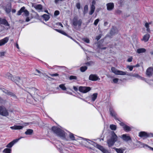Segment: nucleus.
<instances>
[{
	"label": "nucleus",
	"mask_w": 153,
	"mask_h": 153,
	"mask_svg": "<svg viewBox=\"0 0 153 153\" xmlns=\"http://www.w3.org/2000/svg\"><path fill=\"white\" fill-rule=\"evenodd\" d=\"M111 138L107 140V144L109 147L112 146L116 142H119L118 137L114 131L111 133Z\"/></svg>",
	"instance_id": "f257e3e1"
},
{
	"label": "nucleus",
	"mask_w": 153,
	"mask_h": 153,
	"mask_svg": "<svg viewBox=\"0 0 153 153\" xmlns=\"http://www.w3.org/2000/svg\"><path fill=\"white\" fill-rule=\"evenodd\" d=\"M38 92L37 90L34 88H30L28 90V92L31 97L34 98V100L36 101H39L41 99V97L37 94Z\"/></svg>",
	"instance_id": "f03ea898"
},
{
	"label": "nucleus",
	"mask_w": 153,
	"mask_h": 153,
	"mask_svg": "<svg viewBox=\"0 0 153 153\" xmlns=\"http://www.w3.org/2000/svg\"><path fill=\"white\" fill-rule=\"evenodd\" d=\"M86 141L89 143L93 145L100 151L103 153H111L110 151L108 150L106 148L104 147L103 146L97 144L95 142L91 141L89 139H86Z\"/></svg>",
	"instance_id": "7ed1b4c3"
},
{
	"label": "nucleus",
	"mask_w": 153,
	"mask_h": 153,
	"mask_svg": "<svg viewBox=\"0 0 153 153\" xmlns=\"http://www.w3.org/2000/svg\"><path fill=\"white\" fill-rule=\"evenodd\" d=\"M52 130L55 133L62 139H65L66 136L65 133L61 129L57 127L53 126L52 127Z\"/></svg>",
	"instance_id": "20e7f679"
},
{
	"label": "nucleus",
	"mask_w": 153,
	"mask_h": 153,
	"mask_svg": "<svg viewBox=\"0 0 153 153\" xmlns=\"http://www.w3.org/2000/svg\"><path fill=\"white\" fill-rule=\"evenodd\" d=\"M5 77L7 78L10 79L12 81L15 82L17 84H18L19 82L20 83L22 82L21 79L19 77H14L11 74L9 73H7L6 74Z\"/></svg>",
	"instance_id": "39448f33"
},
{
	"label": "nucleus",
	"mask_w": 153,
	"mask_h": 153,
	"mask_svg": "<svg viewBox=\"0 0 153 153\" xmlns=\"http://www.w3.org/2000/svg\"><path fill=\"white\" fill-rule=\"evenodd\" d=\"M138 136L140 137L146 138L153 137V134L151 133H147L145 131H141L139 133Z\"/></svg>",
	"instance_id": "423d86ee"
},
{
	"label": "nucleus",
	"mask_w": 153,
	"mask_h": 153,
	"mask_svg": "<svg viewBox=\"0 0 153 153\" xmlns=\"http://www.w3.org/2000/svg\"><path fill=\"white\" fill-rule=\"evenodd\" d=\"M0 115L5 117H7L9 115L7 110L4 106H0Z\"/></svg>",
	"instance_id": "0eeeda50"
},
{
	"label": "nucleus",
	"mask_w": 153,
	"mask_h": 153,
	"mask_svg": "<svg viewBox=\"0 0 153 153\" xmlns=\"http://www.w3.org/2000/svg\"><path fill=\"white\" fill-rule=\"evenodd\" d=\"M111 70L113 73L117 75H125L126 74V72L117 70L113 67L111 68Z\"/></svg>",
	"instance_id": "6e6552de"
},
{
	"label": "nucleus",
	"mask_w": 153,
	"mask_h": 153,
	"mask_svg": "<svg viewBox=\"0 0 153 153\" xmlns=\"http://www.w3.org/2000/svg\"><path fill=\"white\" fill-rule=\"evenodd\" d=\"M22 13H23V15H25L26 16H27L29 14L28 11L27 10L25 9V7H22L20 10L18 12L17 15H20Z\"/></svg>",
	"instance_id": "1a4fd4ad"
},
{
	"label": "nucleus",
	"mask_w": 153,
	"mask_h": 153,
	"mask_svg": "<svg viewBox=\"0 0 153 153\" xmlns=\"http://www.w3.org/2000/svg\"><path fill=\"white\" fill-rule=\"evenodd\" d=\"M3 9L7 13H10L11 10V4L10 3H8L3 6Z\"/></svg>",
	"instance_id": "9d476101"
},
{
	"label": "nucleus",
	"mask_w": 153,
	"mask_h": 153,
	"mask_svg": "<svg viewBox=\"0 0 153 153\" xmlns=\"http://www.w3.org/2000/svg\"><path fill=\"white\" fill-rule=\"evenodd\" d=\"M91 90V88L89 87H79V91L83 93H86L89 91Z\"/></svg>",
	"instance_id": "9b49d317"
},
{
	"label": "nucleus",
	"mask_w": 153,
	"mask_h": 153,
	"mask_svg": "<svg viewBox=\"0 0 153 153\" xmlns=\"http://www.w3.org/2000/svg\"><path fill=\"white\" fill-rule=\"evenodd\" d=\"M55 30H56V31H57V32H59L64 35L66 36H67L68 37H69V38L73 40L75 42H76L77 44L78 45H79L81 47V48L82 49H83V48L82 46H81L79 42H77L76 40H74V39H72V38L71 36L68 35L64 31L61 30H59L57 29H55Z\"/></svg>",
	"instance_id": "f8f14e48"
},
{
	"label": "nucleus",
	"mask_w": 153,
	"mask_h": 153,
	"mask_svg": "<svg viewBox=\"0 0 153 153\" xmlns=\"http://www.w3.org/2000/svg\"><path fill=\"white\" fill-rule=\"evenodd\" d=\"M82 20L81 19L78 20L76 18H74L73 20V24L74 26L78 25L80 26L82 23Z\"/></svg>",
	"instance_id": "ddd939ff"
},
{
	"label": "nucleus",
	"mask_w": 153,
	"mask_h": 153,
	"mask_svg": "<svg viewBox=\"0 0 153 153\" xmlns=\"http://www.w3.org/2000/svg\"><path fill=\"white\" fill-rule=\"evenodd\" d=\"M0 24H1L4 25L6 26H7V27L6 28V29H8L10 28L9 25V24L8 22L4 19H2L0 18Z\"/></svg>",
	"instance_id": "4468645a"
},
{
	"label": "nucleus",
	"mask_w": 153,
	"mask_h": 153,
	"mask_svg": "<svg viewBox=\"0 0 153 153\" xmlns=\"http://www.w3.org/2000/svg\"><path fill=\"white\" fill-rule=\"evenodd\" d=\"M120 125L123 127L124 130L126 132H128L131 131V129L132 128V127H129L125 124L123 123H120Z\"/></svg>",
	"instance_id": "2eb2a0df"
},
{
	"label": "nucleus",
	"mask_w": 153,
	"mask_h": 153,
	"mask_svg": "<svg viewBox=\"0 0 153 153\" xmlns=\"http://www.w3.org/2000/svg\"><path fill=\"white\" fill-rule=\"evenodd\" d=\"M121 137L123 140L126 142L131 140L130 137L126 134L122 135Z\"/></svg>",
	"instance_id": "dca6fc26"
},
{
	"label": "nucleus",
	"mask_w": 153,
	"mask_h": 153,
	"mask_svg": "<svg viewBox=\"0 0 153 153\" xmlns=\"http://www.w3.org/2000/svg\"><path fill=\"white\" fill-rule=\"evenodd\" d=\"M22 137H20V138L16 139L13 140L10 143L7 145L6 146V147L7 148H11V147L13 145L17 143L20 139L22 138Z\"/></svg>",
	"instance_id": "f3484780"
},
{
	"label": "nucleus",
	"mask_w": 153,
	"mask_h": 153,
	"mask_svg": "<svg viewBox=\"0 0 153 153\" xmlns=\"http://www.w3.org/2000/svg\"><path fill=\"white\" fill-rule=\"evenodd\" d=\"M2 91L4 93L7 95L10 96H11L13 97L14 98H16V96L15 95L14 93L4 89H2Z\"/></svg>",
	"instance_id": "a211bd4d"
},
{
	"label": "nucleus",
	"mask_w": 153,
	"mask_h": 153,
	"mask_svg": "<svg viewBox=\"0 0 153 153\" xmlns=\"http://www.w3.org/2000/svg\"><path fill=\"white\" fill-rule=\"evenodd\" d=\"M9 38L8 37H6L0 40V46H2L6 43H7L8 41Z\"/></svg>",
	"instance_id": "6ab92c4d"
},
{
	"label": "nucleus",
	"mask_w": 153,
	"mask_h": 153,
	"mask_svg": "<svg viewBox=\"0 0 153 153\" xmlns=\"http://www.w3.org/2000/svg\"><path fill=\"white\" fill-rule=\"evenodd\" d=\"M146 74L148 76H150L153 75V68L149 67L147 69Z\"/></svg>",
	"instance_id": "aec40b11"
},
{
	"label": "nucleus",
	"mask_w": 153,
	"mask_h": 153,
	"mask_svg": "<svg viewBox=\"0 0 153 153\" xmlns=\"http://www.w3.org/2000/svg\"><path fill=\"white\" fill-rule=\"evenodd\" d=\"M106 6L107 10L111 11L114 8V5L113 3H109L106 4Z\"/></svg>",
	"instance_id": "412c9836"
},
{
	"label": "nucleus",
	"mask_w": 153,
	"mask_h": 153,
	"mask_svg": "<svg viewBox=\"0 0 153 153\" xmlns=\"http://www.w3.org/2000/svg\"><path fill=\"white\" fill-rule=\"evenodd\" d=\"M89 79L92 81H96L99 78L95 75L91 74L89 76Z\"/></svg>",
	"instance_id": "4be33fe9"
},
{
	"label": "nucleus",
	"mask_w": 153,
	"mask_h": 153,
	"mask_svg": "<svg viewBox=\"0 0 153 153\" xmlns=\"http://www.w3.org/2000/svg\"><path fill=\"white\" fill-rule=\"evenodd\" d=\"M150 37V35L149 34H146L144 35L141 40L143 41L144 42H147L149 40Z\"/></svg>",
	"instance_id": "5701e85b"
},
{
	"label": "nucleus",
	"mask_w": 153,
	"mask_h": 153,
	"mask_svg": "<svg viewBox=\"0 0 153 153\" xmlns=\"http://www.w3.org/2000/svg\"><path fill=\"white\" fill-rule=\"evenodd\" d=\"M110 114L111 116L114 117V118L116 117V114L114 111V110L112 108H110L109 109Z\"/></svg>",
	"instance_id": "b1692460"
},
{
	"label": "nucleus",
	"mask_w": 153,
	"mask_h": 153,
	"mask_svg": "<svg viewBox=\"0 0 153 153\" xmlns=\"http://www.w3.org/2000/svg\"><path fill=\"white\" fill-rule=\"evenodd\" d=\"M23 126H20L15 125L13 126H11L10 128L12 129H21L23 128Z\"/></svg>",
	"instance_id": "393cba45"
},
{
	"label": "nucleus",
	"mask_w": 153,
	"mask_h": 153,
	"mask_svg": "<svg viewBox=\"0 0 153 153\" xmlns=\"http://www.w3.org/2000/svg\"><path fill=\"white\" fill-rule=\"evenodd\" d=\"M34 7L38 11L40 12L42 9V6L41 4H37L34 6Z\"/></svg>",
	"instance_id": "a878e982"
},
{
	"label": "nucleus",
	"mask_w": 153,
	"mask_h": 153,
	"mask_svg": "<svg viewBox=\"0 0 153 153\" xmlns=\"http://www.w3.org/2000/svg\"><path fill=\"white\" fill-rule=\"evenodd\" d=\"M132 13V10L130 9H127L126 10V13L125 14V17L129 16Z\"/></svg>",
	"instance_id": "bb28decb"
},
{
	"label": "nucleus",
	"mask_w": 153,
	"mask_h": 153,
	"mask_svg": "<svg viewBox=\"0 0 153 153\" xmlns=\"http://www.w3.org/2000/svg\"><path fill=\"white\" fill-rule=\"evenodd\" d=\"M97 95L98 94L97 93L93 94L91 97V100L93 102L97 98Z\"/></svg>",
	"instance_id": "cd10ccee"
},
{
	"label": "nucleus",
	"mask_w": 153,
	"mask_h": 153,
	"mask_svg": "<svg viewBox=\"0 0 153 153\" xmlns=\"http://www.w3.org/2000/svg\"><path fill=\"white\" fill-rule=\"evenodd\" d=\"M146 51V50L144 48H140L137 49L136 52L137 53L140 54L142 53H143Z\"/></svg>",
	"instance_id": "c85d7f7f"
},
{
	"label": "nucleus",
	"mask_w": 153,
	"mask_h": 153,
	"mask_svg": "<svg viewBox=\"0 0 153 153\" xmlns=\"http://www.w3.org/2000/svg\"><path fill=\"white\" fill-rule=\"evenodd\" d=\"M95 6H91L90 7V10L89 13V14L90 15H92L94 13L95 10Z\"/></svg>",
	"instance_id": "c756f323"
},
{
	"label": "nucleus",
	"mask_w": 153,
	"mask_h": 153,
	"mask_svg": "<svg viewBox=\"0 0 153 153\" xmlns=\"http://www.w3.org/2000/svg\"><path fill=\"white\" fill-rule=\"evenodd\" d=\"M132 76L135 77H136L137 78L142 80H145V79L144 78L142 77L141 76H140V75H139L138 74H134Z\"/></svg>",
	"instance_id": "7c9ffc66"
},
{
	"label": "nucleus",
	"mask_w": 153,
	"mask_h": 153,
	"mask_svg": "<svg viewBox=\"0 0 153 153\" xmlns=\"http://www.w3.org/2000/svg\"><path fill=\"white\" fill-rule=\"evenodd\" d=\"M34 100V98L33 97H31L28 96V98L27 99V102L32 104L33 102H32V100Z\"/></svg>",
	"instance_id": "2f4dec72"
},
{
	"label": "nucleus",
	"mask_w": 153,
	"mask_h": 153,
	"mask_svg": "<svg viewBox=\"0 0 153 153\" xmlns=\"http://www.w3.org/2000/svg\"><path fill=\"white\" fill-rule=\"evenodd\" d=\"M42 17L45 21H48L50 18V16L48 15L44 14L42 16Z\"/></svg>",
	"instance_id": "473e14b6"
},
{
	"label": "nucleus",
	"mask_w": 153,
	"mask_h": 153,
	"mask_svg": "<svg viewBox=\"0 0 153 153\" xmlns=\"http://www.w3.org/2000/svg\"><path fill=\"white\" fill-rule=\"evenodd\" d=\"M7 101L5 100H4L0 97V105H5Z\"/></svg>",
	"instance_id": "72a5a7b5"
},
{
	"label": "nucleus",
	"mask_w": 153,
	"mask_h": 153,
	"mask_svg": "<svg viewBox=\"0 0 153 153\" xmlns=\"http://www.w3.org/2000/svg\"><path fill=\"white\" fill-rule=\"evenodd\" d=\"M141 145L142 147H143L145 148H146L147 147L149 148H150L153 151V148H152L147 144H144V143H141Z\"/></svg>",
	"instance_id": "f704fd0d"
},
{
	"label": "nucleus",
	"mask_w": 153,
	"mask_h": 153,
	"mask_svg": "<svg viewBox=\"0 0 153 153\" xmlns=\"http://www.w3.org/2000/svg\"><path fill=\"white\" fill-rule=\"evenodd\" d=\"M33 132V130L31 129H28L25 132L26 134L31 135Z\"/></svg>",
	"instance_id": "c9c22d12"
},
{
	"label": "nucleus",
	"mask_w": 153,
	"mask_h": 153,
	"mask_svg": "<svg viewBox=\"0 0 153 153\" xmlns=\"http://www.w3.org/2000/svg\"><path fill=\"white\" fill-rule=\"evenodd\" d=\"M88 6L87 5H85L84 9V11H83V13L84 14H86L87 13L88 11Z\"/></svg>",
	"instance_id": "e433bc0d"
},
{
	"label": "nucleus",
	"mask_w": 153,
	"mask_h": 153,
	"mask_svg": "<svg viewBox=\"0 0 153 153\" xmlns=\"http://www.w3.org/2000/svg\"><path fill=\"white\" fill-rule=\"evenodd\" d=\"M110 128L112 130H115L117 128V126L114 125H111L110 126Z\"/></svg>",
	"instance_id": "4c0bfd02"
},
{
	"label": "nucleus",
	"mask_w": 153,
	"mask_h": 153,
	"mask_svg": "<svg viewBox=\"0 0 153 153\" xmlns=\"http://www.w3.org/2000/svg\"><path fill=\"white\" fill-rule=\"evenodd\" d=\"M11 151V149L8 148H6L4 149L3 152L4 153H10Z\"/></svg>",
	"instance_id": "58836bf2"
},
{
	"label": "nucleus",
	"mask_w": 153,
	"mask_h": 153,
	"mask_svg": "<svg viewBox=\"0 0 153 153\" xmlns=\"http://www.w3.org/2000/svg\"><path fill=\"white\" fill-rule=\"evenodd\" d=\"M87 67L86 66H82L80 68V71L82 72L85 71L87 69Z\"/></svg>",
	"instance_id": "ea45409f"
},
{
	"label": "nucleus",
	"mask_w": 153,
	"mask_h": 153,
	"mask_svg": "<svg viewBox=\"0 0 153 153\" xmlns=\"http://www.w3.org/2000/svg\"><path fill=\"white\" fill-rule=\"evenodd\" d=\"M59 86V88L63 90H65L66 89V88L64 84H62L60 85Z\"/></svg>",
	"instance_id": "a19ab883"
},
{
	"label": "nucleus",
	"mask_w": 153,
	"mask_h": 153,
	"mask_svg": "<svg viewBox=\"0 0 153 153\" xmlns=\"http://www.w3.org/2000/svg\"><path fill=\"white\" fill-rule=\"evenodd\" d=\"M82 40L86 43H88L90 42L89 39L87 38H84L82 39Z\"/></svg>",
	"instance_id": "79ce46f5"
},
{
	"label": "nucleus",
	"mask_w": 153,
	"mask_h": 153,
	"mask_svg": "<svg viewBox=\"0 0 153 153\" xmlns=\"http://www.w3.org/2000/svg\"><path fill=\"white\" fill-rule=\"evenodd\" d=\"M145 26L146 28V31L147 32L150 31V29L149 28V24L147 23H146L145 24Z\"/></svg>",
	"instance_id": "37998d69"
},
{
	"label": "nucleus",
	"mask_w": 153,
	"mask_h": 153,
	"mask_svg": "<svg viewBox=\"0 0 153 153\" xmlns=\"http://www.w3.org/2000/svg\"><path fill=\"white\" fill-rule=\"evenodd\" d=\"M115 149L118 153H123V151L121 149L115 148Z\"/></svg>",
	"instance_id": "c03bdc74"
},
{
	"label": "nucleus",
	"mask_w": 153,
	"mask_h": 153,
	"mask_svg": "<svg viewBox=\"0 0 153 153\" xmlns=\"http://www.w3.org/2000/svg\"><path fill=\"white\" fill-rule=\"evenodd\" d=\"M69 137L71 140H75V137L73 134L70 133L69 134Z\"/></svg>",
	"instance_id": "a18cd8bd"
},
{
	"label": "nucleus",
	"mask_w": 153,
	"mask_h": 153,
	"mask_svg": "<svg viewBox=\"0 0 153 153\" xmlns=\"http://www.w3.org/2000/svg\"><path fill=\"white\" fill-rule=\"evenodd\" d=\"M69 79L70 80L76 79H77V77L75 76L71 75L70 76Z\"/></svg>",
	"instance_id": "49530a36"
},
{
	"label": "nucleus",
	"mask_w": 153,
	"mask_h": 153,
	"mask_svg": "<svg viewBox=\"0 0 153 153\" xmlns=\"http://www.w3.org/2000/svg\"><path fill=\"white\" fill-rule=\"evenodd\" d=\"M134 67V66L127 65V68H128L130 71H132Z\"/></svg>",
	"instance_id": "de8ad7c7"
},
{
	"label": "nucleus",
	"mask_w": 153,
	"mask_h": 153,
	"mask_svg": "<svg viewBox=\"0 0 153 153\" xmlns=\"http://www.w3.org/2000/svg\"><path fill=\"white\" fill-rule=\"evenodd\" d=\"M99 21V20L98 19H97L96 20H95L94 22V24L96 26L97 24H98V22Z\"/></svg>",
	"instance_id": "09e8293b"
},
{
	"label": "nucleus",
	"mask_w": 153,
	"mask_h": 153,
	"mask_svg": "<svg viewBox=\"0 0 153 153\" xmlns=\"http://www.w3.org/2000/svg\"><path fill=\"white\" fill-rule=\"evenodd\" d=\"M76 6L78 9H79L80 8V6H81L80 3H76Z\"/></svg>",
	"instance_id": "8fccbe9b"
},
{
	"label": "nucleus",
	"mask_w": 153,
	"mask_h": 153,
	"mask_svg": "<svg viewBox=\"0 0 153 153\" xmlns=\"http://www.w3.org/2000/svg\"><path fill=\"white\" fill-rule=\"evenodd\" d=\"M118 81V78H116L114 79H113V81L114 83H116Z\"/></svg>",
	"instance_id": "3c124183"
},
{
	"label": "nucleus",
	"mask_w": 153,
	"mask_h": 153,
	"mask_svg": "<svg viewBox=\"0 0 153 153\" xmlns=\"http://www.w3.org/2000/svg\"><path fill=\"white\" fill-rule=\"evenodd\" d=\"M59 14V12L58 10H56L55 11L54 13V15L55 16H57Z\"/></svg>",
	"instance_id": "603ef678"
},
{
	"label": "nucleus",
	"mask_w": 153,
	"mask_h": 153,
	"mask_svg": "<svg viewBox=\"0 0 153 153\" xmlns=\"http://www.w3.org/2000/svg\"><path fill=\"white\" fill-rule=\"evenodd\" d=\"M4 26L0 25V33L4 29Z\"/></svg>",
	"instance_id": "864d4df0"
},
{
	"label": "nucleus",
	"mask_w": 153,
	"mask_h": 153,
	"mask_svg": "<svg viewBox=\"0 0 153 153\" xmlns=\"http://www.w3.org/2000/svg\"><path fill=\"white\" fill-rule=\"evenodd\" d=\"M101 37V36L100 34L97 36L96 37V39L97 41L100 39Z\"/></svg>",
	"instance_id": "5fc2aeb1"
},
{
	"label": "nucleus",
	"mask_w": 153,
	"mask_h": 153,
	"mask_svg": "<svg viewBox=\"0 0 153 153\" xmlns=\"http://www.w3.org/2000/svg\"><path fill=\"white\" fill-rule=\"evenodd\" d=\"M64 0H55V2L56 4H57L59 2L63 1Z\"/></svg>",
	"instance_id": "6e6d98bb"
},
{
	"label": "nucleus",
	"mask_w": 153,
	"mask_h": 153,
	"mask_svg": "<svg viewBox=\"0 0 153 153\" xmlns=\"http://www.w3.org/2000/svg\"><path fill=\"white\" fill-rule=\"evenodd\" d=\"M50 75L51 76H57L59 75V74H58L56 73V74H50Z\"/></svg>",
	"instance_id": "4d7b16f0"
},
{
	"label": "nucleus",
	"mask_w": 153,
	"mask_h": 153,
	"mask_svg": "<svg viewBox=\"0 0 153 153\" xmlns=\"http://www.w3.org/2000/svg\"><path fill=\"white\" fill-rule=\"evenodd\" d=\"M96 4V1L95 0H93L92 1V4L91 6H94Z\"/></svg>",
	"instance_id": "13d9d810"
},
{
	"label": "nucleus",
	"mask_w": 153,
	"mask_h": 153,
	"mask_svg": "<svg viewBox=\"0 0 153 153\" xmlns=\"http://www.w3.org/2000/svg\"><path fill=\"white\" fill-rule=\"evenodd\" d=\"M132 58L131 57L127 59V61L128 62H130L132 61Z\"/></svg>",
	"instance_id": "bf43d9fd"
},
{
	"label": "nucleus",
	"mask_w": 153,
	"mask_h": 153,
	"mask_svg": "<svg viewBox=\"0 0 153 153\" xmlns=\"http://www.w3.org/2000/svg\"><path fill=\"white\" fill-rule=\"evenodd\" d=\"M56 25H59L60 26L62 27H63V26L62 23L60 22L57 23H56Z\"/></svg>",
	"instance_id": "052dcab7"
},
{
	"label": "nucleus",
	"mask_w": 153,
	"mask_h": 153,
	"mask_svg": "<svg viewBox=\"0 0 153 153\" xmlns=\"http://www.w3.org/2000/svg\"><path fill=\"white\" fill-rule=\"evenodd\" d=\"M122 13V11L119 10H118L117 11V13L118 14H120Z\"/></svg>",
	"instance_id": "680f3d73"
},
{
	"label": "nucleus",
	"mask_w": 153,
	"mask_h": 153,
	"mask_svg": "<svg viewBox=\"0 0 153 153\" xmlns=\"http://www.w3.org/2000/svg\"><path fill=\"white\" fill-rule=\"evenodd\" d=\"M5 52H2L0 53V55L1 56H3L5 54Z\"/></svg>",
	"instance_id": "e2e57ef3"
},
{
	"label": "nucleus",
	"mask_w": 153,
	"mask_h": 153,
	"mask_svg": "<svg viewBox=\"0 0 153 153\" xmlns=\"http://www.w3.org/2000/svg\"><path fill=\"white\" fill-rule=\"evenodd\" d=\"M73 88H74V90L75 91H77L78 90V89L77 87H76L74 86V87H73Z\"/></svg>",
	"instance_id": "0e129e2a"
},
{
	"label": "nucleus",
	"mask_w": 153,
	"mask_h": 153,
	"mask_svg": "<svg viewBox=\"0 0 153 153\" xmlns=\"http://www.w3.org/2000/svg\"><path fill=\"white\" fill-rule=\"evenodd\" d=\"M36 71H37L38 73H39V74H40V75H39L40 76H41V74H42V73H41V71H39V70H37V69L36 70Z\"/></svg>",
	"instance_id": "69168bd1"
},
{
	"label": "nucleus",
	"mask_w": 153,
	"mask_h": 153,
	"mask_svg": "<svg viewBox=\"0 0 153 153\" xmlns=\"http://www.w3.org/2000/svg\"><path fill=\"white\" fill-rule=\"evenodd\" d=\"M150 82H147L148 83H149V84L150 85H153V80H151L150 81Z\"/></svg>",
	"instance_id": "338daca9"
},
{
	"label": "nucleus",
	"mask_w": 153,
	"mask_h": 153,
	"mask_svg": "<svg viewBox=\"0 0 153 153\" xmlns=\"http://www.w3.org/2000/svg\"><path fill=\"white\" fill-rule=\"evenodd\" d=\"M30 20V19L29 17H27L26 19V21L27 22H29Z\"/></svg>",
	"instance_id": "774afa93"
}]
</instances>
